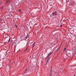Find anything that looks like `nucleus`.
Segmentation results:
<instances>
[{"mask_svg": "<svg viewBox=\"0 0 76 76\" xmlns=\"http://www.w3.org/2000/svg\"><path fill=\"white\" fill-rule=\"evenodd\" d=\"M58 15V13L56 11H55L54 12H53L52 13V15H55V16H56Z\"/></svg>", "mask_w": 76, "mask_h": 76, "instance_id": "1", "label": "nucleus"}, {"mask_svg": "<svg viewBox=\"0 0 76 76\" xmlns=\"http://www.w3.org/2000/svg\"><path fill=\"white\" fill-rule=\"evenodd\" d=\"M71 3L72 5H74L75 4V2L73 1H71Z\"/></svg>", "mask_w": 76, "mask_h": 76, "instance_id": "2", "label": "nucleus"}, {"mask_svg": "<svg viewBox=\"0 0 76 76\" xmlns=\"http://www.w3.org/2000/svg\"><path fill=\"white\" fill-rule=\"evenodd\" d=\"M10 0H8L6 2V5H7V4H9V3H10V2H9V1Z\"/></svg>", "mask_w": 76, "mask_h": 76, "instance_id": "3", "label": "nucleus"}, {"mask_svg": "<svg viewBox=\"0 0 76 76\" xmlns=\"http://www.w3.org/2000/svg\"><path fill=\"white\" fill-rule=\"evenodd\" d=\"M34 46H35V43H34L33 44L31 45V47H32V48H33V47H34Z\"/></svg>", "mask_w": 76, "mask_h": 76, "instance_id": "4", "label": "nucleus"}, {"mask_svg": "<svg viewBox=\"0 0 76 76\" xmlns=\"http://www.w3.org/2000/svg\"><path fill=\"white\" fill-rule=\"evenodd\" d=\"M29 36L28 35H27L26 37V39L28 38H29Z\"/></svg>", "mask_w": 76, "mask_h": 76, "instance_id": "5", "label": "nucleus"}, {"mask_svg": "<svg viewBox=\"0 0 76 76\" xmlns=\"http://www.w3.org/2000/svg\"><path fill=\"white\" fill-rule=\"evenodd\" d=\"M52 54V52H50L49 54H48V57H49V56H50Z\"/></svg>", "mask_w": 76, "mask_h": 76, "instance_id": "6", "label": "nucleus"}, {"mask_svg": "<svg viewBox=\"0 0 76 76\" xmlns=\"http://www.w3.org/2000/svg\"><path fill=\"white\" fill-rule=\"evenodd\" d=\"M10 41V38H9V40H8L6 41L7 43H8Z\"/></svg>", "mask_w": 76, "mask_h": 76, "instance_id": "7", "label": "nucleus"}, {"mask_svg": "<svg viewBox=\"0 0 76 76\" xmlns=\"http://www.w3.org/2000/svg\"><path fill=\"white\" fill-rule=\"evenodd\" d=\"M66 50V48H65L64 50L63 51H65Z\"/></svg>", "mask_w": 76, "mask_h": 76, "instance_id": "8", "label": "nucleus"}, {"mask_svg": "<svg viewBox=\"0 0 76 76\" xmlns=\"http://www.w3.org/2000/svg\"><path fill=\"white\" fill-rule=\"evenodd\" d=\"M29 67H28L27 68V69H26V70H28V69H29Z\"/></svg>", "mask_w": 76, "mask_h": 76, "instance_id": "9", "label": "nucleus"}, {"mask_svg": "<svg viewBox=\"0 0 76 76\" xmlns=\"http://www.w3.org/2000/svg\"><path fill=\"white\" fill-rule=\"evenodd\" d=\"M28 48H27L24 51H26V50H27V49Z\"/></svg>", "mask_w": 76, "mask_h": 76, "instance_id": "10", "label": "nucleus"}, {"mask_svg": "<svg viewBox=\"0 0 76 76\" xmlns=\"http://www.w3.org/2000/svg\"><path fill=\"white\" fill-rule=\"evenodd\" d=\"M15 27H17V28H18V27H17V25H15Z\"/></svg>", "mask_w": 76, "mask_h": 76, "instance_id": "11", "label": "nucleus"}, {"mask_svg": "<svg viewBox=\"0 0 76 76\" xmlns=\"http://www.w3.org/2000/svg\"><path fill=\"white\" fill-rule=\"evenodd\" d=\"M2 4V2H0V4Z\"/></svg>", "mask_w": 76, "mask_h": 76, "instance_id": "12", "label": "nucleus"}, {"mask_svg": "<svg viewBox=\"0 0 76 76\" xmlns=\"http://www.w3.org/2000/svg\"><path fill=\"white\" fill-rule=\"evenodd\" d=\"M59 49H60V48H58V49H57V51H58V50H59Z\"/></svg>", "mask_w": 76, "mask_h": 76, "instance_id": "13", "label": "nucleus"}, {"mask_svg": "<svg viewBox=\"0 0 76 76\" xmlns=\"http://www.w3.org/2000/svg\"><path fill=\"white\" fill-rule=\"evenodd\" d=\"M1 20H2L1 19H0V22H1Z\"/></svg>", "mask_w": 76, "mask_h": 76, "instance_id": "14", "label": "nucleus"}, {"mask_svg": "<svg viewBox=\"0 0 76 76\" xmlns=\"http://www.w3.org/2000/svg\"><path fill=\"white\" fill-rule=\"evenodd\" d=\"M1 9H3V7H1Z\"/></svg>", "mask_w": 76, "mask_h": 76, "instance_id": "15", "label": "nucleus"}, {"mask_svg": "<svg viewBox=\"0 0 76 76\" xmlns=\"http://www.w3.org/2000/svg\"><path fill=\"white\" fill-rule=\"evenodd\" d=\"M19 12H21V10H19Z\"/></svg>", "mask_w": 76, "mask_h": 76, "instance_id": "16", "label": "nucleus"}, {"mask_svg": "<svg viewBox=\"0 0 76 76\" xmlns=\"http://www.w3.org/2000/svg\"><path fill=\"white\" fill-rule=\"evenodd\" d=\"M61 26H62V25H61Z\"/></svg>", "mask_w": 76, "mask_h": 76, "instance_id": "17", "label": "nucleus"}, {"mask_svg": "<svg viewBox=\"0 0 76 76\" xmlns=\"http://www.w3.org/2000/svg\"><path fill=\"white\" fill-rule=\"evenodd\" d=\"M48 61H47V62H48Z\"/></svg>", "mask_w": 76, "mask_h": 76, "instance_id": "18", "label": "nucleus"}, {"mask_svg": "<svg viewBox=\"0 0 76 76\" xmlns=\"http://www.w3.org/2000/svg\"><path fill=\"white\" fill-rule=\"evenodd\" d=\"M73 76H75V75H74Z\"/></svg>", "mask_w": 76, "mask_h": 76, "instance_id": "19", "label": "nucleus"}]
</instances>
